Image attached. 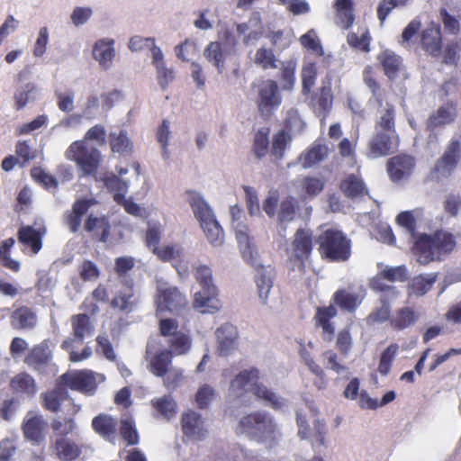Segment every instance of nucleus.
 Here are the masks:
<instances>
[{
  "label": "nucleus",
  "instance_id": "nucleus-6",
  "mask_svg": "<svg viewBox=\"0 0 461 461\" xmlns=\"http://www.w3.org/2000/svg\"><path fill=\"white\" fill-rule=\"evenodd\" d=\"M320 251L333 261H345L350 256V241L339 230H327L318 237Z\"/></svg>",
  "mask_w": 461,
  "mask_h": 461
},
{
  "label": "nucleus",
  "instance_id": "nucleus-63",
  "mask_svg": "<svg viewBox=\"0 0 461 461\" xmlns=\"http://www.w3.org/2000/svg\"><path fill=\"white\" fill-rule=\"evenodd\" d=\"M268 144L267 134L262 131L257 132L254 139V153L258 159L265 157L267 153Z\"/></svg>",
  "mask_w": 461,
  "mask_h": 461
},
{
  "label": "nucleus",
  "instance_id": "nucleus-30",
  "mask_svg": "<svg viewBox=\"0 0 461 461\" xmlns=\"http://www.w3.org/2000/svg\"><path fill=\"white\" fill-rule=\"evenodd\" d=\"M437 273L419 275L408 284L409 296L420 297L426 294L437 281Z\"/></svg>",
  "mask_w": 461,
  "mask_h": 461
},
{
  "label": "nucleus",
  "instance_id": "nucleus-13",
  "mask_svg": "<svg viewBox=\"0 0 461 461\" xmlns=\"http://www.w3.org/2000/svg\"><path fill=\"white\" fill-rule=\"evenodd\" d=\"M415 167L414 158L401 154L391 158L387 162V171L393 182L408 179Z\"/></svg>",
  "mask_w": 461,
  "mask_h": 461
},
{
  "label": "nucleus",
  "instance_id": "nucleus-28",
  "mask_svg": "<svg viewBox=\"0 0 461 461\" xmlns=\"http://www.w3.org/2000/svg\"><path fill=\"white\" fill-rule=\"evenodd\" d=\"M46 425L41 416L27 415L23 423L25 438L34 443H40L43 439V429Z\"/></svg>",
  "mask_w": 461,
  "mask_h": 461
},
{
  "label": "nucleus",
  "instance_id": "nucleus-10",
  "mask_svg": "<svg viewBox=\"0 0 461 461\" xmlns=\"http://www.w3.org/2000/svg\"><path fill=\"white\" fill-rule=\"evenodd\" d=\"M187 301L185 296L175 286L168 285L166 283H160L158 285V312H169L172 313L179 312L185 307Z\"/></svg>",
  "mask_w": 461,
  "mask_h": 461
},
{
  "label": "nucleus",
  "instance_id": "nucleus-56",
  "mask_svg": "<svg viewBox=\"0 0 461 461\" xmlns=\"http://www.w3.org/2000/svg\"><path fill=\"white\" fill-rule=\"evenodd\" d=\"M172 351L176 355L187 352L191 347V340L188 336L183 333L174 334L169 341Z\"/></svg>",
  "mask_w": 461,
  "mask_h": 461
},
{
  "label": "nucleus",
  "instance_id": "nucleus-26",
  "mask_svg": "<svg viewBox=\"0 0 461 461\" xmlns=\"http://www.w3.org/2000/svg\"><path fill=\"white\" fill-rule=\"evenodd\" d=\"M44 232L32 226H22L18 230L17 239L20 243L29 247L32 254H37L41 249Z\"/></svg>",
  "mask_w": 461,
  "mask_h": 461
},
{
  "label": "nucleus",
  "instance_id": "nucleus-40",
  "mask_svg": "<svg viewBox=\"0 0 461 461\" xmlns=\"http://www.w3.org/2000/svg\"><path fill=\"white\" fill-rule=\"evenodd\" d=\"M201 227L212 246L218 247L222 244L224 233L216 218L208 221L206 224H202Z\"/></svg>",
  "mask_w": 461,
  "mask_h": 461
},
{
  "label": "nucleus",
  "instance_id": "nucleus-25",
  "mask_svg": "<svg viewBox=\"0 0 461 461\" xmlns=\"http://www.w3.org/2000/svg\"><path fill=\"white\" fill-rule=\"evenodd\" d=\"M188 202L200 225L206 224L208 221L215 218L212 209L199 193L189 191Z\"/></svg>",
  "mask_w": 461,
  "mask_h": 461
},
{
  "label": "nucleus",
  "instance_id": "nucleus-27",
  "mask_svg": "<svg viewBox=\"0 0 461 461\" xmlns=\"http://www.w3.org/2000/svg\"><path fill=\"white\" fill-rule=\"evenodd\" d=\"M113 44V39H102L97 41L93 48L94 59L105 69L111 66L115 55Z\"/></svg>",
  "mask_w": 461,
  "mask_h": 461
},
{
  "label": "nucleus",
  "instance_id": "nucleus-51",
  "mask_svg": "<svg viewBox=\"0 0 461 461\" xmlns=\"http://www.w3.org/2000/svg\"><path fill=\"white\" fill-rule=\"evenodd\" d=\"M152 404L154 408L167 420L176 413V402L169 395L154 399Z\"/></svg>",
  "mask_w": 461,
  "mask_h": 461
},
{
  "label": "nucleus",
  "instance_id": "nucleus-49",
  "mask_svg": "<svg viewBox=\"0 0 461 461\" xmlns=\"http://www.w3.org/2000/svg\"><path fill=\"white\" fill-rule=\"evenodd\" d=\"M417 321L415 312L409 307H404L399 310L397 316L393 321V326L398 330H403L411 325H413Z\"/></svg>",
  "mask_w": 461,
  "mask_h": 461
},
{
  "label": "nucleus",
  "instance_id": "nucleus-59",
  "mask_svg": "<svg viewBox=\"0 0 461 461\" xmlns=\"http://www.w3.org/2000/svg\"><path fill=\"white\" fill-rule=\"evenodd\" d=\"M222 49L230 56L236 52V47L238 45V39L235 32L231 29H226L222 32V36L220 41H217Z\"/></svg>",
  "mask_w": 461,
  "mask_h": 461
},
{
  "label": "nucleus",
  "instance_id": "nucleus-7",
  "mask_svg": "<svg viewBox=\"0 0 461 461\" xmlns=\"http://www.w3.org/2000/svg\"><path fill=\"white\" fill-rule=\"evenodd\" d=\"M371 288L374 291L381 293L379 301L380 307L373 311L366 318V324L382 323L389 320L391 315V307L389 300L397 297V291L394 286L384 284L380 277L371 281Z\"/></svg>",
  "mask_w": 461,
  "mask_h": 461
},
{
  "label": "nucleus",
  "instance_id": "nucleus-20",
  "mask_svg": "<svg viewBox=\"0 0 461 461\" xmlns=\"http://www.w3.org/2000/svg\"><path fill=\"white\" fill-rule=\"evenodd\" d=\"M152 252L162 261L181 262L183 258V249L178 245H167L164 247L153 248ZM179 276H183L187 274V268L185 265L173 264Z\"/></svg>",
  "mask_w": 461,
  "mask_h": 461
},
{
  "label": "nucleus",
  "instance_id": "nucleus-14",
  "mask_svg": "<svg viewBox=\"0 0 461 461\" xmlns=\"http://www.w3.org/2000/svg\"><path fill=\"white\" fill-rule=\"evenodd\" d=\"M217 338V350L220 356L226 357L232 354L238 346V330L235 326L225 323L215 331Z\"/></svg>",
  "mask_w": 461,
  "mask_h": 461
},
{
  "label": "nucleus",
  "instance_id": "nucleus-57",
  "mask_svg": "<svg viewBox=\"0 0 461 461\" xmlns=\"http://www.w3.org/2000/svg\"><path fill=\"white\" fill-rule=\"evenodd\" d=\"M240 249L242 258L246 262L255 267H259L262 266L260 264L258 253L250 240L243 241V245L240 246Z\"/></svg>",
  "mask_w": 461,
  "mask_h": 461
},
{
  "label": "nucleus",
  "instance_id": "nucleus-32",
  "mask_svg": "<svg viewBox=\"0 0 461 461\" xmlns=\"http://www.w3.org/2000/svg\"><path fill=\"white\" fill-rule=\"evenodd\" d=\"M203 56L208 62L216 68L218 73H222L225 68V59L230 56L218 41H211L203 50Z\"/></svg>",
  "mask_w": 461,
  "mask_h": 461
},
{
  "label": "nucleus",
  "instance_id": "nucleus-5",
  "mask_svg": "<svg viewBox=\"0 0 461 461\" xmlns=\"http://www.w3.org/2000/svg\"><path fill=\"white\" fill-rule=\"evenodd\" d=\"M99 150L86 140L73 142L66 151V158L77 163L82 176L96 172L100 162Z\"/></svg>",
  "mask_w": 461,
  "mask_h": 461
},
{
  "label": "nucleus",
  "instance_id": "nucleus-55",
  "mask_svg": "<svg viewBox=\"0 0 461 461\" xmlns=\"http://www.w3.org/2000/svg\"><path fill=\"white\" fill-rule=\"evenodd\" d=\"M381 276L391 282H403L408 277V270L404 265L398 267H386L382 272Z\"/></svg>",
  "mask_w": 461,
  "mask_h": 461
},
{
  "label": "nucleus",
  "instance_id": "nucleus-53",
  "mask_svg": "<svg viewBox=\"0 0 461 461\" xmlns=\"http://www.w3.org/2000/svg\"><path fill=\"white\" fill-rule=\"evenodd\" d=\"M327 433L326 425L323 421L316 420L312 429H308V438L311 439L312 447L316 450L318 447L324 446Z\"/></svg>",
  "mask_w": 461,
  "mask_h": 461
},
{
  "label": "nucleus",
  "instance_id": "nucleus-39",
  "mask_svg": "<svg viewBox=\"0 0 461 461\" xmlns=\"http://www.w3.org/2000/svg\"><path fill=\"white\" fill-rule=\"evenodd\" d=\"M328 149L326 146L321 144H314L312 147L302 154L300 160L302 161L304 168L311 167L313 165L322 161L327 156Z\"/></svg>",
  "mask_w": 461,
  "mask_h": 461
},
{
  "label": "nucleus",
  "instance_id": "nucleus-42",
  "mask_svg": "<svg viewBox=\"0 0 461 461\" xmlns=\"http://www.w3.org/2000/svg\"><path fill=\"white\" fill-rule=\"evenodd\" d=\"M50 426L53 431L50 438V441L60 438H68V434L72 433L77 427L72 418H66L63 420L53 419Z\"/></svg>",
  "mask_w": 461,
  "mask_h": 461
},
{
  "label": "nucleus",
  "instance_id": "nucleus-43",
  "mask_svg": "<svg viewBox=\"0 0 461 461\" xmlns=\"http://www.w3.org/2000/svg\"><path fill=\"white\" fill-rule=\"evenodd\" d=\"M104 185L111 191L115 192V200L124 198L128 191V182L121 179L114 174H109L104 177Z\"/></svg>",
  "mask_w": 461,
  "mask_h": 461
},
{
  "label": "nucleus",
  "instance_id": "nucleus-12",
  "mask_svg": "<svg viewBox=\"0 0 461 461\" xmlns=\"http://www.w3.org/2000/svg\"><path fill=\"white\" fill-rule=\"evenodd\" d=\"M397 139V133L375 131L374 136L368 143L367 157L377 158L392 153Z\"/></svg>",
  "mask_w": 461,
  "mask_h": 461
},
{
  "label": "nucleus",
  "instance_id": "nucleus-35",
  "mask_svg": "<svg viewBox=\"0 0 461 461\" xmlns=\"http://www.w3.org/2000/svg\"><path fill=\"white\" fill-rule=\"evenodd\" d=\"M342 192L349 198L361 197L366 193L362 179L355 175L348 176L340 184Z\"/></svg>",
  "mask_w": 461,
  "mask_h": 461
},
{
  "label": "nucleus",
  "instance_id": "nucleus-44",
  "mask_svg": "<svg viewBox=\"0 0 461 461\" xmlns=\"http://www.w3.org/2000/svg\"><path fill=\"white\" fill-rule=\"evenodd\" d=\"M291 141V136L285 131H279L272 140L271 155L276 159H282L285 151Z\"/></svg>",
  "mask_w": 461,
  "mask_h": 461
},
{
  "label": "nucleus",
  "instance_id": "nucleus-11",
  "mask_svg": "<svg viewBox=\"0 0 461 461\" xmlns=\"http://www.w3.org/2000/svg\"><path fill=\"white\" fill-rule=\"evenodd\" d=\"M312 249V233L305 229H298L294 236L291 246L287 249L290 260L300 262L303 266Z\"/></svg>",
  "mask_w": 461,
  "mask_h": 461
},
{
  "label": "nucleus",
  "instance_id": "nucleus-34",
  "mask_svg": "<svg viewBox=\"0 0 461 461\" xmlns=\"http://www.w3.org/2000/svg\"><path fill=\"white\" fill-rule=\"evenodd\" d=\"M11 321L14 329H32L36 324L37 317L31 309L21 307L13 312Z\"/></svg>",
  "mask_w": 461,
  "mask_h": 461
},
{
  "label": "nucleus",
  "instance_id": "nucleus-23",
  "mask_svg": "<svg viewBox=\"0 0 461 461\" xmlns=\"http://www.w3.org/2000/svg\"><path fill=\"white\" fill-rule=\"evenodd\" d=\"M19 75L18 83L14 94V100L17 109H23L26 104L34 102L39 96V88L34 83L23 82Z\"/></svg>",
  "mask_w": 461,
  "mask_h": 461
},
{
  "label": "nucleus",
  "instance_id": "nucleus-45",
  "mask_svg": "<svg viewBox=\"0 0 461 461\" xmlns=\"http://www.w3.org/2000/svg\"><path fill=\"white\" fill-rule=\"evenodd\" d=\"M382 64L386 76L393 79L396 77L397 72L400 68L402 60L401 58L395 55L393 52L385 50L382 54Z\"/></svg>",
  "mask_w": 461,
  "mask_h": 461
},
{
  "label": "nucleus",
  "instance_id": "nucleus-62",
  "mask_svg": "<svg viewBox=\"0 0 461 461\" xmlns=\"http://www.w3.org/2000/svg\"><path fill=\"white\" fill-rule=\"evenodd\" d=\"M246 194V203L250 215L260 213L259 201L256 190L250 186L243 187Z\"/></svg>",
  "mask_w": 461,
  "mask_h": 461
},
{
  "label": "nucleus",
  "instance_id": "nucleus-47",
  "mask_svg": "<svg viewBox=\"0 0 461 461\" xmlns=\"http://www.w3.org/2000/svg\"><path fill=\"white\" fill-rule=\"evenodd\" d=\"M277 59H276L272 50L264 47L259 48L254 57V63L261 67L263 69L276 68Z\"/></svg>",
  "mask_w": 461,
  "mask_h": 461
},
{
  "label": "nucleus",
  "instance_id": "nucleus-31",
  "mask_svg": "<svg viewBox=\"0 0 461 461\" xmlns=\"http://www.w3.org/2000/svg\"><path fill=\"white\" fill-rule=\"evenodd\" d=\"M74 340L82 343L86 337L94 334L95 328L90 321V318L86 313H80L71 318Z\"/></svg>",
  "mask_w": 461,
  "mask_h": 461
},
{
  "label": "nucleus",
  "instance_id": "nucleus-1",
  "mask_svg": "<svg viewBox=\"0 0 461 461\" xmlns=\"http://www.w3.org/2000/svg\"><path fill=\"white\" fill-rule=\"evenodd\" d=\"M259 372L257 368L245 369L238 374L230 382L228 398L234 402V405H248L250 402L249 393L251 392L265 404L274 410H283L286 400L277 395L263 384L258 383Z\"/></svg>",
  "mask_w": 461,
  "mask_h": 461
},
{
  "label": "nucleus",
  "instance_id": "nucleus-16",
  "mask_svg": "<svg viewBox=\"0 0 461 461\" xmlns=\"http://www.w3.org/2000/svg\"><path fill=\"white\" fill-rule=\"evenodd\" d=\"M181 421L183 432L189 438L202 440L206 437L208 431L200 414L190 411L182 416Z\"/></svg>",
  "mask_w": 461,
  "mask_h": 461
},
{
  "label": "nucleus",
  "instance_id": "nucleus-8",
  "mask_svg": "<svg viewBox=\"0 0 461 461\" xmlns=\"http://www.w3.org/2000/svg\"><path fill=\"white\" fill-rule=\"evenodd\" d=\"M60 379L65 385L72 390L93 394L97 384L104 382L105 377L103 374L95 373L91 370H81L66 373L61 375Z\"/></svg>",
  "mask_w": 461,
  "mask_h": 461
},
{
  "label": "nucleus",
  "instance_id": "nucleus-64",
  "mask_svg": "<svg viewBox=\"0 0 461 461\" xmlns=\"http://www.w3.org/2000/svg\"><path fill=\"white\" fill-rule=\"evenodd\" d=\"M316 78V69L314 64H308L302 69L303 90L308 94L314 85Z\"/></svg>",
  "mask_w": 461,
  "mask_h": 461
},
{
  "label": "nucleus",
  "instance_id": "nucleus-36",
  "mask_svg": "<svg viewBox=\"0 0 461 461\" xmlns=\"http://www.w3.org/2000/svg\"><path fill=\"white\" fill-rule=\"evenodd\" d=\"M297 207V202L294 198L289 197L281 202L278 212V223L283 230H285L288 222L294 220Z\"/></svg>",
  "mask_w": 461,
  "mask_h": 461
},
{
  "label": "nucleus",
  "instance_id": "nucleus-24",
  "mask_svg": "<svg viewBox=\"0 0 461 461\" xmlns=\"http://www.w3.org/2000/svg\"><path fill=\"white\" fill-rule=\"evenodd\" d=\"M456 117V110L451 104L440 106L435 113H432L427 120L426 128L433 132L437 128L451 123Z\"/></svg>",
  "mask_w": 461,
  "mask_h": 461
},
{
  "label": "nucleus",
  "instance_id": "nucleus-18",
  "mask_svg": "<svg viewBox=\"0 0 461 461\" xmlns=\"http://www.w3.org/2000/svg\"><path fill=\"white\" fill-rule=\"evenodd\" d=\"M50 448L61 461H73L81 454L79 445L70 438L52 439L50 441Z\"/></svg>",
  "mask_w": 461,
  "mask_h": 461
},
{
  "label": "nucleus",
  "instance_id": "nucleus-22",
  "mask_svg": "<svg viewBox=\"0 0 461 461\" xmlns=\"http://www.w3.org/2000/svg\"><path fill=\"white\" fill-rule=\"evenodd\" d=\"M459 159V142L452 141L442 157L437 161L435 170L442 176H448Z\"/></svg>",
  "mask_w": 461,
  "mask_h": 461
},
{
  "label": "nucleus",
  "instance_id": "nucleus-41",
  "mask_svg": "<svg viewBox=\"0 0 461 461\" xmlns=\"http://www.w3.org/2000/svg\"><path fill=\"white\" fill-rule=\"evenodd\" d=\"M12 389L15 392L32 395L36 393L34 379L28 374H19L10 383Z\"/></svg>",
  "mask_w": 461,
  "mask_h": 461
},
{
  "label": "nucleus",
  "instance_id": "nucleus-37",
  "mask_svg": "<svg viewBox=\"0 0 461 461\" xmlns=\"http://www.w3.org/2000/svg\"><path fill=\"white\" fill-rule=\"evenodd\" d=\"M94 430L104 438H108L115 433L116 420L109 415L100 414L92 420Z\"/></svg>",
  "mask_w": 461,
  "mask_h": 461
},
{
  "label": "nucleus",
  "instance_id": "nucleus-52",
  "mask_svg": "<svg viewBox=\"0 0 461 461\" xmlns=\"http://www.w3.org/2000/svg\"><path fill=\"white\" fill-rule=\"evenodd\" d=\"M398 348L397 344H391L382 352L378 366V372L381 375H386L390 372L392 362L397 354Z\"/></svg>",
  "mask_w": 461,
  "mask_h": 461
},
{
  "label": "nucleus",
  "instance_id": "nucleus-15",
  "mask_svg": "<svg viewBox=\"0 0 461 461\" xmlns=\"http://www.w3.org/2000/svg\"><path fill=\"white\" fill-rule=\"evenodd\" d=\"M366 289L359 286L356 291L339 289L333 295L336 305L348 312H354L366 297Z\"/></svg>",
  "mask_w": 461,
  "mask_h": 461
},
{
  "label": "nucleus",
  "instance_id": "nucleus-9",
  "mask_svg": "<svg viewBox=\"0 0 461 461\" xmlns=\"http://www.w3.org/2000/svg\"><path fill=\"white\" fill-rule=\"evenodd\" d=\"M282 103L279 86L273 80H266L258 86L257 104L258 111L264 116H269Z\"/></svg>",
  "mask_w": 461,
  "mask_h": 461
},
{
  "label": "nucleus",
  "instance_id": "nucleus-50",
  "mask_svg": "<svg viewBox=\"0 0 461 461\" xmlns=\"http://www.w3.org/2000/svg\"><path fill=\"white\" fill-rule=\"evenodd\" d=\"M120 431L122 438L129 445H137L139 443V435L131 418L126 417L122 419Z\"/></svg>",
  "mask_w": 461,
  "mask_h": 461
},
{
  "label": "nucleus",
  "instance_id": "nucleus-17",
  "mask_svg": "<svg viewBox=\"0 0 461 461\" xmlns=\"http://www.w3.org/2000/svg\"><path fill=\"white\" fill-rule=\"evenodd\" d=\"M377 105L375 131L396 133L394 105L388 102L377 104Z\"/></svg>",
  "mask_w": 461,
  "mask_h": 461
},
{
  "label": "nucleus",
  "instance_id": "nucleus-48",
  "mask_svg": "<svg viewBox=\"0 0 461 461\" xmlns=\"http://www.w3.org/2000/svg\"><path fill=\"white\" fill-rule=\"evenodd\" d=\"M111 148L113 152L125 154L131 151V143L127 137L124 130H121L118 134L111 133Z\"/></svg>",
  "mask_w": 461,
  "mask_h": 461
},
{
  "label": "nucleus",
  "instance_id": "nucleus-4",
  "mask_svg": "<svg viewBox=\"0 0 461 461\" xmlns=\"http://www.w3.org/2000/svg\"><path fill=\"white\" fill-rule=\"evenodd\" d=\"M193 268L201 286V290L194 294V306L203 313L210 312V309L217 310L216 287L212 284L211 268L201 263H195Z\"/></svg>",
  "mask_w": 461,
  "mask_h": 461
},
{
  "label": "nucleus",
  "instance_id": "nucleus-38",
  "mask_svg": "<svg viewBox=\"0 0 461 461\" xmlns=\"http://www.w3.org/2000/svg\"><path fill=\"white\" fill-rule=\"evenodd\" d=\"M171 358V352L168 350H162L155 354L149 360L150 372L157 376H164L167 373Z\"/></svg>",
  "mask_w": 461,
  "mask_h": 461
},
{
  "label": "nucleus",
  "instance_id": "nucleus-33",
  "mask_svg": "<svg viewBox=\"0 0 461 461\" xmlns=\"http://www.w3.org/2000/svg\"><path fill=\"white\" fill-rule=\"evenodd\" d=\"M137 303V296L132 289L131 285H126L125 287L120 290L111 302V306L114 309H119L122 312L133 311Z\"/></svg>",
  "mask_w": 461,
  "mask_h": 461
},
{
  "label": "nucleus",
  "instance_id": "nucleus-29",
  "mask_svg": "<svg viewBox=\"0 0 461 461\" xmlns=\"http://www.w3.org/2000/svg\"><path fill=\"white\" fill-rule=\"evenodd\" d=\"M422 48L430 55L438 57L441 52V33L439 26H430L421 33Z\"/></svg>",
  "mask_w": 461,
  "mask_h": 461
},
{
  "label": "nucleus",
  "instance_id": "nucleus-19",
  "mask_svg": "<svg viewBox=\"0 0 461 461\" xmlns=\"http://www.w3.org/2000/svg\"><path fill=\"white\" fill-rule=\"evenodd\" d=\"M276 278V270L271 266L258 267L256 283L258 294L262 303L266 304Z\"/></svg>",
  "mask_w": 461,
  "mask_h": 461
},
{
  "label": "nucleus",
  "instance_id": "nucleus-21",
  "mask_svg": "<svg viewBox=\"0 0 461 461\" xmlns=\"http://www.w3.org/2000/svg\"><path fill=\"white\" fill-rule=\"evenodd\" d=\"M51 359V351L49 348L48 341L35 346L31 353L25 357L24 362L32 369L42 372Z\"/></svg>",
  "mask_w": 461,
  "mask_h": 461
},
{
  "label": "nucleus",
  "instance_id": "nucleus-3",
  "mask_svg": "<svg viewBox=\"0 0 461 461\" xmlns=\"http://www.w3.org/2000/svg\"><path fill=\"white\" fill-rule=\"evenodd\" d=\"M456 241L452 234L437 231L432 235L422 234L414 242L417 261L427 265L431 261L440 260L443 254L453 250Z\"/></svg>",
  "mask_w": 461,
  "mask_h": 461
},
{
  "label": "nucleus",
  "instance_id": "nucleus-61",
  "mask_svg": "<svg viewBox=\"0 0 461 461\" xmlns=\"http://www.w3.org/2000/svg\"><path fill=\"white\" fill-rule=\"evenodd\" d=\"M214 397V390L208 384L202 385L195 395L197 405L201 409L208 407Z\"/></svg>",
  "mask_w": 461,
  "mask_h": 461
},
{
  "label": "nucleus",
  "instance_id": "nucleus-46",
  "mask_svg": "<svg viewBox=\"0 0 461 461\" xmlns=\"http://www.w3.org/2000/svg\"><path fill=\"white\" fill-rule=\"evenodd\" d=\"M68 392L65 388H58L45 394L44 406L47 410L57 412L61 402L67 399Z\"/></svg>",
  "mask_w": 461,
  "mask_h": 461
},
{
  "label": "nucleus",
  "instance_id": "nucleus-60",
  "mask_svg": "<svg viewBox=\"0 0 461 461\" xmlns=\"http://www.w3.org/2000/svg\"><path fill=\"white\" fill-rule=\"evenodd\" d=\"M370 36L368 32L362 33L360 37H358L356 33H349L347 37L348 43L357 50H363L365 52H368L369 43H370Z\"/></svg>",
  "mask_w": 461,
  "mask_h": 461
},
{
  "label": "nucleus",
  "instance_id": "nucleus-2",
  "mask_svg": "<svg viewBox=\"0 0 461 461\" xmlns=\"http://www.w3.org/2000/svg\"><path fill=\"white\" fill-rule=\"evenodd\" d=\"M236 431L239 435L267 443L269 447L275 446L282 437L278 425L267 411H255L243 416L239 420Z\"/></svg>",
  "mask_w": 461,
  "mask_h": 461
},
{
  "label": "nucleus",
  "instance_id": "nucleus-54",
  "mask_svg": "<svg viewBox=\"0 0 461 461\" xmlns=\"http://www.w3.org/2000/svg\"><path fill=\"white\" fill-rule=\"evenodd\" d=\"M31 176L36 182L41 184L47 190L51 188L55 189L58 186L57 179L53 176L46 173L41 167H35L32 168Z\"/></svg>",
  "mask_w": 461,
  "mask_h": 461
},
{
  "label": "nucleus",
  "instance_id": "nucleus-58",
  "mask_svg": "<svg viewBox=\"0 0 461 461\" xmlns=\"http://www.w3.org/2000/svg\"><path fill=\"white\" fill-rule=\"evenodd\" d=\"M93 15V10L89 6H76L71 14L70 20L74 26L79 27L86 24Z\"/></svg>",
  "mask_w": 461,
  "mask_h": 461
}]
</instances>
